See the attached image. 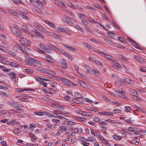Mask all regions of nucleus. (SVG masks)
Segmentation results:
<instances>
[{
    "label": "nucleus",
    "mask_w": 146,
    "mask_h": 146,
    "mask_svg": "<svg viewBox=\"0 0 146 146\" xmlns=\"http://www.w3.org/2000/svg\"><path fill=\"white\" fill-rule=\"evenodd\" d=\"M78 113L84 116L92 117L93 114L91 112H88L83 111L82 110H79L77 112Z\"/></svg>",
    "instance_id": "2"
},
{
    "label": "nucleus",
    "mask_w": 146,
    "mask_h": 146,
    "mask_svg": "<svg viewBox=\"0 0 146 146\" xmlns=\"http://www.w3.org/2000/svg\"><path fill=\"white\" fill-rule=\"evenodd\" d=\"M57 30V31L58 32H67V31L66 30V28H64L62 27H58L57 28L56 27V29H55Z\"/></svg>",
    "instance_id": "11"
},
{
    "label": "nucleus",
    "mask_w": 146,
    "mask_h": 146,
    "mask_svg": "<svg viewBox=\"0 0 146 146\" xmlns=\"http://www.w3.org/2000/svg\"><path fill=\"white\" fill-rule=\"evenodd\" d=\"M17 15L20 16L23 19L27 20H29V19L26 14L21 12L18 10H17Z\"/></svg>",
    "instance_id": "4"
},
{
    "label": "nucleus",
    "mask_w": 146,
    "mask_h": 146,
    "mask_svg": "<svg viewBox=\"0 0 146 146\" xmlns=\"http://www.w3.org/2000/svg\"><path fill=\"white\" fill-rule=\"evenodd\" d=\"M7 53L9 54L12 55L13 56H15L16 55V53L14 52L7 50Z\"/></svg>",
    "instance_id": "47"
},
{
    "label": "nucleus",
    "mask_w": 146,
    "mask_h": 146,
    "mask_svg": "<svg viewBox=\"0 0 146 146\" xmlns=\"http://www.w3.org/2000/svg\"><path fill=\"white\" fill-rule=\"evenodd\" d=\"M41 71L42 72H48V73H50L51 74V72H51V71L49 70H46V69L44 68H42L41 69Z\"/></svg>",
    "instance_id": "42"
},
{
    "label": "nucleus",
    "mask_w": 146,
    "mask_h": 146,
    "mask_svg": "<svg viewBox=\"0 0 146 146\" xmlns=\"http://www.w3.org/2000/svg\"><path fill=\"white\" fill-rule=\"evenodd\" d=\"M34 62H35L36 63V64H38L39 65H42V62L39 60L35 59Z\"/></svg>",
    "instance_id": "59"
},
{
    "label": "nucleus",
    "mask_w": 146,
    "mask_h": 146,
    "mask_svg": "<svg viewBox=\"0 0 146 146\" xmlns=\"http://www.w3.org/2000/svg\"><path fill=\"white\" fill-rule=\"evenodd\" d=\"M9 65L10 66L14 67H18V66L16 64V63H15V62H10Z\"/></svg>",
    "instance_id": "45"
},
{
    "label": "nucleus",
    "mask_w": 146,
    "mask_h": 146,
    "mask_svg": "<svg viewBox=\"0 0 146 146\" xmlns=\"http://www.w3.org/2000/svg\"><path fill=\"white\" fill-rule=\"evenodd\" d=\"M38 46L44 50L46 49V47L43 45V44L42 43H40L38 44Z\"/></svg>",
    "instance_id": "48"
},
{
    "label": "nucleus",
    "mask_w": 146,
    "mask_h": 146,
    "mask_svg": "<svg viewBox=\"0 0 146 146\" xmlns=\"http://www.w3.org/2000/svg\"><path fill=\"white\" fill-rule=\"evenodd\" d=\"M13 105H14V107L15 108H18L20 107V106H19V105L18 104H15V103H14L13 104Z\"/></svg>",
    "instance_id": "64"
},
{
    "label": "nucleus",
    "mask_w": 146,
    "mask_h": 146,
    "mask_svg": "<svg viewBox=\"0 0 146 146\" xmlns=\"http://www.w3.org/2000/svg\"><path fill=\"white\" fill-rule=\"evenodd\" d=\"M62 54H64L66 57L68 58L69 59L72 60H73V58L72 56L70 54H68L67 53L64 52L62 53Z\"/></svg>",
    "instance_id": "20"
},
{
    "label": "nucleus",
    "mask_w": 146,
    "mask_h": 146,
    "mask_svg": "<svg viewBox=\"0 0 146 146\" xmlns=\"http://www.w3.org/2000/svg\"><path fill=\"white\" fill-rule=\"evenodd\" d=\"M44 22L49 26L53 29H56V26L52 23L47 20H44Z\"/></svg>",
    "instance_id": "10"
},
{
    "label": "nucleus",
    "mask_w": 146,
    "mask_h": 146,
    "mask_svg": "<svg viewBox=\"0 0 146 146\" xmlns=\"http://www.w3.org/2000/svg\"><path fill=\"white\" fill-rule=\"evenodd\" d=\"M60 63L61 66L63 68L65 69L67 67V63L65 59H62L60 61Z\"/></svg>",
    "instance_id": "7"
},
{
    "label": "nucleus",
    "mask_w": 146,
    "mask_h": 146,
    "mask_svg": "<svg viewBox=\"0 0 146 146\" xmlns=\"http://www.w3.org/2000/svg\"><path fill=\"white\" fill-rule=\"evenodd\" d=\"M37 35L40 38H42V39L44 38V36L40 32L38 33L37 34Z\"/></svg>",
    "instance_id": "60"
},
{
    "label": "nucleus",
    "mask_w": 146,
    "mask_h": 146,
    "mask_svg": "<svg viewBox=\"0 0 146 146\" xmlns=\"http://www.w3.org/2000/svg\"><path fill=\"white\" fill-rule=\"evenodd\" d=\"M104 57L108 60L113 61L115 60V59L110 55L108 54H105Z\"/></svg>",
    "instance_id": "15"
},
{
    "label": "nucleus",
    "mask_w": 146,
    "mask_h": 146,
    "mask_svg": "<svg viewBox=\"0 0 146 146\" xmlns=\"http://www.w3.org/2000/svg\"><path fill=\"white\" fill-rule=\"evenodd\" d=\"M48 56H49V57H48V56L46 57V59L48 62H51V60L52 58L49 55H48Z\"/></svg>",
    "instance_id": "46"
},
{
    "label": "nucleus",
    "mask_w": 146,
    "mask_h": 146,
    "mask_svg": "<svg viewBox=\"0 0 146 146\" xmlns=\"http://www.w3.org/2000/svg\"><path fill=\"white\" fill-rule=\"evenodd\" d=\"M88 141H95L96 140V139L94 137H88L87 138V140Z\"/></svg>",
    "instance_id": "41"
},
{
    "label": "nucleus",
    "mask_w": 146,
    "mask_h": 146,
    "mask_svg": "<svg viewBox=\"0 0 146 146\" xmlns=\"http://www.w3.org/2000/svg\"><path fill=\"white\" fill-rule=\"evenodd\" d=\"M19 37H20L19 41L21 43L26 46L31 45V42L29 40L24 38L22 35H20Z\"/></svg>",
    "instance_id": "1"
},
{
    "label": "nucleus",
    "mask_w": 146,
    "mask_h": 146,
    "mask_svg": "<svg viewBox=\"0 0 146 146\" xmlns=\"http://www.w3.org/2000/svg\"><path fill=\"white\" fill-rule=\"evenodd\" d=\"M112 62V63H113L114 65H113V67L114 68H117V67H120V65L119 63L117 62L116 61L114 60L111 61Z\"/></svg>",
    "instance_id": "17"
},
{
    "label": "nucleus",
    "mask_w": 146,
    "mask_h": 146,
    "mask_svg": "<svg viewBox=\"0 0 146 146\" xmlns=\"http://www.w3.org/2000/svg\"><path fill=\"white\" fill-rule=\"evenodd\" d=\"M129 92L131 94L135 96H137L138 95V93L137 92L134 90L130 89L129 90Z\"/></svg>",
    "instance_id": "12"
},
{
    "label": "nucleus",
    "mask_w": 146,
    "mask_h": 146,
    "mask_svg": "<svg viewBox=\"0 0 146 146\" xmlns=\"http://www.w3.org/2000/svg\"><path fill=\"white\" fill-rule=\"evenodd\" d=\"M21 29L24 30L25 32H27L28 31L27 27L25 25H23L21 27Z\"/></svg>",
    "instance_id": "38"
},
{
    "label": "nucleus",
    "mask_w": 146,
    "mask_h": 146,
    "mask_svg": "<svg viewBox=\"0 0 146 146\" xmlns=\"http://www.w3.org/2000/svg\"><path fill=\"white\" fill-rule=\"evenodd\" d=\"M44 115H46L48 117H54V115H52L51 113L46 111H45V113Z\"/></svg>",
    "instance_id": "43"
},
{
    "label": "nucleus",
    "mask_w": 146,
    "mask_h": 146,
    "mask_svg": "<svg viewBox=\"0 0 146 146\" xmlns=\"http://www.w3.org/2000/svg\"><path fill=\"white\" fill-rule=\"evenodd\" d=\"M84 67L88 72H90V68L88 65H84Z\"/></svg>",
    "instance_id": "57"
},
{
    "label": "nucleus",
    "mask_w": 146,
    "mask_h": 146,
    "mask_svg": "<svg viewBox=\"0 0 146 146\" xmlns=\"http://www.w3.org/2000/svg\"><path fill=\"white\" fill-rule=\"evenodd\" d=\"M132 57L133 58L135 59L136 61L139 62H142L143 61V58L141 57L140 56L133 55Z\"/></svg>",
    "instance_id": "8"
},
{
    "label": "nucleus",
    "mask_w": 146,
    "mask_h": 146,
    "mask_svg": "<svg viewBox=\"0 0 146 146\" xmlns=\"http://www.w3.org/2000/svg\"><path fill=\"white\" fill-rule=\"evenodd\" d=\"M41 1L42 2L40 1V0H36L35 1V2L38 5H40L41 3H44V2H45V1H44V0H41Z\"/></svg>",
    "instance_id": "53"
},
{
    "label": "nucleus",
    "mask_w": 146,
    "mask_h": 146,
    "mask_svg": "<svg viewBox=\"0 0 146 146\" xmlns=\"http://www.w3.org/2000/svg\"><path fill=\"white\" fill-rule=\"evenodd\" d=\"M129 131L131 132L136 131L137 130V129L135 127H132L129 126Z\"/></svg>",
    "instance_id": "29"
},
{
    "label": "nucleus",
    "mask_w": 146,
    "mask_h": 146,
    "mask_svg": "<svg viewBox=\"0 0 146 146\" xmlns=\"http://www.w3.org/2000/svg\"><path fill=\"white\" fill-rule=\"evenodd\" d=\"M38 30H40L41 32L43 33H47V31L45 30L44 28L41 25Z\"/></svg>",
    "instance_id": "24"
},
{
    "label": "nucleus",
    "mask_w": 146,
    "mask_h": 146,
    "mask_svg": "<svg viewBox=\"0 0 146 146\" xmlns=\"http://www.w3.org/2000/svg\"><path fill=\"white\" fill-rule=\"evenodd\" d=\"M115 92L119 94L121 97L124 96L125 94V92L123 91H120L118 90H115Z\"/></svg>",
    "instance_id": "19"
},
{
    "label": "nucleus",
    "mask_w": 146,
    "mask_h": 146,
    "mask_svg": "<svg viewBox=\"0 0 146 146\" xmlns=\"http://www.w3.org/2000/svg\"><path fill=\"white\" fill-rule=\"evenodd\" d=\"M58 79L60 81H61L63 84L68 86H70V80L65 78L60 77Z\"/></svg>",
    "instance_id": "3"
},
{
    "label": "nucleus",
    "mask_w": 146,
    "mask_h": 146,
    "mask_svg": "<svg viewBox=\"0 0 146 146\" xmlns=\"http://www.w3.org/2000/svg\"><path fill=\"white\" fill-rule=\"evenodd\" d=\"M52 35L54 37L56 38L57 39L61 40L62 39V37L57 34L55 33L53 34Z\"/></svg>",
    "instance_id": "35"
},
{
    "label": "nucleus",
    "mask_w": 146,
    "mask_h": 146,
    "mask_svg": "<svg viewBox=\"0 0 146 146\" xmlns=\"http://www.w3.org/2000/svg\"><path fill=\"white\" fill-rule=\"evenodd\" d=\"M11 122L12 125H16L18 124V122L15 119H14L12 121H11Z\"/></svg>",
    "instance_id": "56"
},
{
    "label": "nucleus",
    "mask_w": 146,
    "mask_h": 146,
    "mask_svg": "<svg viewBox=\"0 0 146 146\" xmlns=\"http://www.w3.org/2000/svg\"><path fill=\"white\" fill-rule=\"evenodd\" d=\"M64 5L63 3L62 2L60 1L59 2H58V5L60 6L61 7H63L64 6Z\"/></svg>",
    "instance_id": "62"
},
{
    "label": "nucleus",
    "mask_w": 146,
    "mask_h": 146,
    "mask_svg": "<svg viewBox=\"0 0 146 146\" xmlns=\"http://www.w3.org/2000/svg\"><path fill=\"white\" fill-rule=\"evenodd\" d=\"M125 82L127 83L130 85H133V81L129 78H126L125 80Z\"/></svg>",
    "instance_id": "13"
},
{
    "label": "nucleus",
    "mask_w": 146,
    "mask_h": 146,
    "mask_svg": "<svg viewBox=\"0 0 146 146\" xmlns=\"http://www.w3.org/2000/svg\"><path fill=\"white\" fill-rule=\"evenodd\" d=\"M63 45L65 47V48L68 49V50H69L74 51L76 50V49L75 48H73L72 46H67L64 44H63Z\"/></svg>",
    "instance_id": "23"
},
{
    "label": "nucleus",
    "mask_w": 146,
    "mask_h": 146,
    "mask_svg": "<svg viewBox=\"0 0 146 146\" xmlns=\"http://www.w3.org/2000/svg\"><path fill=\"white\" fill-rule=\"evenodd\" d=\"M33 25L38 30L39 29V28L41 26V25L40 24L37 22H34L33 23Z\"/></svg>",
    "instance_id": "26"
},
{
    "label": "nucleus",
    "mask_w": 146,
    "mask_h": 146,
    "mask_svg": "<svg viewBox=\"0 0 146 146\" xmlns=\"http://www.w3.org/2000/svg\"><path fill=\"white\" fill-rule=\"evenodd\" d=\"M78 17L80 19H84L86 17L85 15L82 13H79L78 15Z\"/></svg>",
    "instance_id": "36"
},
{
    "label": "nucleus",
    "mask_w": 146,
    "mask_h": 146,
    "mask_svg": "<svg viewBox=\"0 0 146 146\" xmlns=\"http://www.w3.org/2000/svg\"><path fill=\"white\" fill-rule=\"evenodd\" d=\"M17 10H16V11L15 12L14 11L13 9H9L8 10V12L13 15H14L16 16H17Z\"/></svg>",
    "instance_id": "18"
},
{
    "label": "nucleus",
    "mask_w": 146,
    "mask_h": 146,
    "mask_svg": "<svg viewBox=\"0 0 146 146\" xmlns=\"http://www.w3.org/2000/svg\"><path fill=\"white\" fill-rule=\"evenodd\" d=\"M24 71L27 73L31 74L33 73V70L32 69L30 68L24 69Z\"/></svg>",
    "instance_id": "31"
},
{
    "label": "nucleus",
    "mask_w": 146,
    "mask_h": 146,
    "mask_svg": "<svg viewBox=\"0 0 146 146\" xmlns=\"http://www.w3.org/2000/svg\"><path fill=\"white\" fill-rule=\"evenodd\" d=\"M113 137L114 139L118 140H120L121 139V137L115 134L113 135Z\"/></svg>",
    "instance_id": "33"
},
{
    "label": "nucleus",
    "mask_w": 146,
    "mask_h": 146,
    "mask_svg": "<svg viewBox=\"0 0 146 146\" xmlns=\"http://www.w3.org/2000/svg\"><path fill=\"white\" fill-rule=\"evenodd\" d=\"M107 34L109 37L112 38H114L115 36V34L113 33L108 32L107 33Z\"/></svg>",
    "instance_id": "25"
},
{
    "label": "nucleus",
    "mask_w": 146,
    "mask_h": 146,
    "mask_svg": "<svg viewBox=\"0 0 146 146\" xmlns=\"http://www.w3.org/2000/svg\"><path fill=\"white\" fill-rule=\"evenodd\" d=\"M14 27H11V30L13 33L16 34L17 35H18V36H19L20 34H19L17 33V29L16 28L17 26H16V27H15L14 25Z\"/></svg>",
    "instance_id": "9"
},
{
    "label": "nucleus",
    "mask_w": 146,
    "mask_h": 146,
    "mask_svg": "<svg viewBox=\"0 0 146 146\" xmlns=\"http://www.w3.org/2000/svg\"><path fill=\"white\" fill-rule=\"evenodd\" d=\"M17 15L20 16L23 19L27 20H29V19L26 14L21 12L18 10H17Z\"/></svg>",
    "instance_id": "5"
},
{
    "label": "nucleus",
    "mask_w": 146,
    "mask_h": 146,
    "mask_svg": "<svg viewBox=\"0 0 146 146\" xmlns=\"http://www.w3.org/2000/svg\"><path fill=\"white\" fill-rule=\"evenodd\" d=\"M117 38L121 42L123 43H126L127 42L125 40H124L121 37H117Z\"/></svg>",
    "instance_id": "44"
},
{
    "label": "nucleus",
    "mask_w": 146,
    "mask_h": 146,
    "mask_svg": "<svg viewBox=\"0 0 146 146\" xmlns=\"http://www.w3.org/2000/svg\"><path fill=\"white\" fill-rule=\"evenodd\" d=\"M35 50L41 54H44L45 52L44 51L39 48H36L35 49Z\"/></svg>",
    "instance_id": "40"
},
{
    "label": "nucleus",
    "mask_w": 146,
    "mask_h": 146,
    "mask_svg": "<svg viewBox=\"0 0 146 146\" xmlns=\"http://www.w3.org/2000/svg\"><path fill=\"white\" fill-rule=\"evenodd\" d=\"M59 129L61 132H64L66 131L67 129L65 126L60 125L59 127Z\"/></svg>",
    "instance_id": "16"
},
{
    "label": "nucleus",
    "mask_w": 146,
    "mask_h": 146,
    "mask_svg": "<svg viewBox=\"0 0 146 146\" xmlns=\"http://www.w3.org/2000/svg\"><path fill=\"white\" fill-rule=\"evenodd\" d=\"M117 79L119 81L122 83H125V80H124L123 79L120 78H117Z\"/></svg>",
    "instance_id": "58"
},
{
    "label": "nucleus",
    "mask_w": 146,
    "mask_h": 146,
    "mask_svg": "<svg viewBox=\"0 0 146 146\" xmlns=\"http://www.w3.org/2000/svg\"><path fill=\"white\" fill-rule=\"evenodd\" d=\"M81 23L84 25L86 26H87L88 25L87 22L84 20L81 21Z\"/></svg>",
    "instance_id": "61"
},
{
    "label": "nucleus",
    "mask_w": 146,
    "mask_h": 146,
    "mask_svg": "<svg viewBox=\"0 0 146 146\" xmlns=\"http://www.w3.org/2000/svg\"><path fill=\"white\" fill-rule=\"evenodd\" d=\"M86 110L87 111H98V110L97 109L95 108H90V109L87 108L86 109Z\"/></svg>",
    "instance_id": "34"
},
{
    "label": "nucleus",
    "mask_w": 146,
    "mask_h": 146,
    "mask_svg": "<svg viewBox=\"0 0 146 146\" xmlns=\"http://www.w3.org/2000/svg\"><path fill=\"white\" fill-rule=\"evenodd\" d=\"M74 118L76 120L80 121H84L86 119L84 118L81 117H78L77 116H74Z\"/></svg>",
    "instance_id": "22"
},
{
    "label": "nucleus",
    "mask_w": 146,
    "mask_h": 146,
    "mask_svg": "<svg viewBox=\"0 0 146 146\" xmlns=\"http://www.w3.org/2000/svg\"><path fill=\"white\" fill-rule=\"evenodd\" d=\"M88 59L90 61H92L93 62H95L96 60L95 59L93 58L90 57H89Z\"/></svg>",
    "instance_id": "63"
},
{
    "label": "nucleus",
    "mask_w": 146,
    "mask_h": 146,
    "mask_svg": "<svg viewBox=\"0 0 146 146\" xmlns=\"http://www.w3.org/2000/svg\"><path fill=\"white\" fill-rule=\"evenodd\" d=\"M126 122L129 123H133V120L131 119V117H130L128 119H125V120Z\"/></svg>",
    "instance_id": "49"
},
{
    "label": "nucleus",
    "mask_w": 146,
    "mask_h": 146,
    "mask_svg": "<svg viewBox=\"0 0 146 146\" xmlns=\"http://www.w3.org/2000/svg\"><path fill=\"white\" fill-rule=\"evenodd\" d=\"M125 111L127 112H129L130 111H133V110L130 106H126L125 107Z\"/></svg>",
    "instance_id": "27"
},
{
    "label": "nucleus",
    "mask_w": 146,
    "mask_h": 146,
    "mask_svg": "<svg viewBox=\"0 0 146 146\" xmlns=\"http://www.w3.org/2000/svg\"><path fill=\"white\" fill-rule=\"evenodd\" d=\"M104 41L107 42L108 43H109L111 45H114L116 47H118L116 45V44H115L113 42H112L111 40L108 39L107 38H106L104 39Z\"/></svg>",
    "instance_id": "14"
},
{
    "label": "nucleus",
    "mask_w": 146,
    "mask_h": 146,
    "mask_svg": "<svg viewBox=\"0 0 146 146\" xmlns=\"http://www.w3.org/2000/svg\"><path fill=\"white\" fill-rule=\"evenodd\" d=\"M67 5L68 6H70L72 8L76 9V7L75 6L76 5H74L73 4H72V3H70V2H68L67 3Z\"/></svg>",
    "instance_id": "32"
},
{
    "label": "nucleus",
    "mask_w": 146,
    "mask_h": 146,
    "mask_svg": "<svg viewBox=\"0 0 146 146\" xmlns=\"http://www.w3.org/2000/svg\"><path fill=\"white\" fill-rule=\"evenodd\" d=\"M76 124V123L74 122L71 121H67L66 123L67 124H68L71 126L72 125H75Z\"/></svg>",
    "instance_id": "51"
},
{
    "label": "nucleus",
    "mask_w": 146,
    "mask_h": 146,
    "mask_svg": "<svg viewBox=\"0 0 146 146\" xmlns=\"http://www.w3.org/2000/svg\"><path fill=\"white\" fill-rule=\"evenodd\" d=\"M50 48L56 51H58L59 49L56 47L52 45H50Z\"/></svg>",
    "instance_id": "39"
},
{
    "label": "nucleus",
    "mask_w": 146,
    "mask_h": 146,
    "mask_svg": "<svg viewBox=\"0 0 146 146\" xmlns=\"http://www.w3.org/2000/svg\"><path fill=\"white\" fill-rule=\"evenodd\" d=\"M75 97L77 98H81L82 96L81 94L78 92H76L74 93Z\"/></svg>",
    "instance_id": "28"
},
{
    "label": "nucleus",
    "mask_w": 146,
    "mask_h": 146,
    "mask_svg": "<svg viewBox=\"0 0 146 146\" xmlns=\"http://www.w3.org/2000/svg\"><path fill=\"white\" fill-rule=\"evenodd\" d=\"M112 25L115 26L116 28L119 29V27L117 23H114V22L112 21Z\"/></svg>",
    "instance_id": "54"
},
{
    "label": "nucleus",
    "mask_w": 146,
    "mask_h": 146,
    "mask_svg": "<svg viewBox=\"0 0 146 146\" xmlns=\"http://www.w3.org/2000/svg\"><path fill=\"white\" fill-rule=\"evenodd\" d=\"M27 62L29 65L31 66H34L35 64V62L31 60H27Z\"/></svg>",
    "instance_id": "37"
},
{
    "label": "nucleus",
    "mask_w": 146,
    "mask_h": 146,
    "mask_svg": "<svg viewBox=\"0 0 146 146\" xmlns=\"http://www.w3.org/2000/svg\"><path fill=\"white\" fill-rule=\"evenodd\" d=\"M53 113L54 114H61L63 115L64 113H61L58 110H54L53 111Z\"/></svg>",
    "instance_id": "52"
},
{
    "label": "nucleus",
    "mask_w": 146,
    "mask_h": 146,
    "mask_svg": "<svg viewBox=\"0 0 146 146\" xmlns=\"http://www.w3.org/2000/svg\"><path fill=\"white\" fill-rule=\"evenodd\" d=\"M75 27L79 30L81 31L82 32H83V30L80 26L78 25H76L75 26Z\"/></svg>",
    "instance_id": "55"
},
{
    "label": "nucleus",
    "mask_w": 146,
    "mask_h": 146,
    "mask_svg": "<svg viewBox=\"0 0 146 146\" xmlns=\"http://www.w3.org/2000/svg\"><path fill=\"white\" fill-rule=\"evenodd\" d=\"M79 140L82 142V144L84 146H88L89 145V143H87V139L84 137H80L79 138Z\"/></svg>",
    "instance_id": "6"
},
{
    "label": "nucleus",
    "mask_w": 146,
    "mask_h": 146,
    "mask_svg": "<svg viewBox=\"0 0 146 146\" xmlns=\"http://www.w3.org/2000/svg\"><path fill=\"white\" fill-rule=\"evenodd\" d=\"M106 115L107 116H111L113 115V113L111 112H106Z\"/></svg>",
    "instance_id": "50"
},
{
    "label": "nucleus",
    "mask_w": 146,
    "mask_h": 146,
    "mask_svg": "<svg viewBox=\"0 0 146 146\" xmlns=\"http://www.w3.org/2000/svg\"><path fill=\"white\" fill-rule=\"evenodd\" d=\"M20 50L25 55L28 56L29 55L28 53L25 50V49L22 48L21 46H19Z\"/></svg>",
    "instance_id": "30"
},
{
    "label": "nucleus",
    "mask_w": 146,
    "mask_h": 146,
    "mask_svg": "<svg viewBox=\"0 0 146 146\" xmlns=\"http://www.w3.org/2000/svg\"><path fill=\"white\" fill-rule=\"evenodd\" d=\"M78 82L80 83L81 86L84 88L87 87L86 84L83 81L81 80H78Z\"/></svg>",
    "instance_id": "21"
}]
</instances>
